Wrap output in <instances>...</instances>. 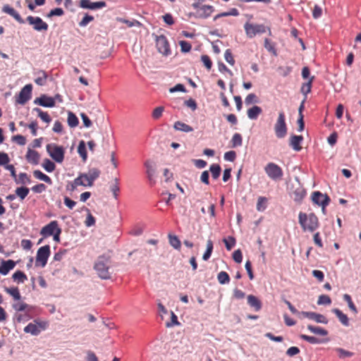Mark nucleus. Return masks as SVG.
<instances>
[{
    "instance_id": "obj_26",
    "label": "nucleus",
    "mask_w": 361,
    "mask_h": 361,
    "mask_svg": "<svg viewBox=\"0 0 361 361\" xmlns=\"http://www.w3.org/2000/svg\"><path fill=\"white\" fill-rule=\"evenodd\" d=\"M332 312L336 314V316L339 319L340 322L345 326H348L350 325L349 319L348 316L344 314L341 310L337 308H334L332 310Z\"/></svg>"
},
{
    "instance_id": "obj_43",
    "label": "nucleus",
    "mask_w": 361,
    "mask_h": 361,
    "mask_svg": "<svg viewBox=\"0 0 361 361\" xmlns=\"http://www.w3.org/2000/svg\"><path fill=\"white\" fill-rule=\"evenodd\" d=\"M82 185L86 187L85 183L84 180H82L81 177L78 176L72 183H71V186H67V190H69L71 191H74L77 186Z\"/></svg>"
},
{
    "instance_id": "obj_20",
    "label": "nucleus",
    "mask_w": 361,
    "mask_h": 361,
    "mask_svg": "<svg viewBox=\"0 0 361 361\" xmlns=\"http://www.w3.org/2000/svg\"><path fill=\"white\" fill-rule=\"evenodd\" d=\"M2 11L12 16L18 23H25L24 19L22 18L20 15L9 5L6 4L2 7Z\"/></svg>"
},
{
    "instance_id": "obj_44",
    "label": "nucleus",
    "mask_w": 361,
    "mask_h": 361,
    "mask_svg": "<svg viewBox=\"0 0 361 361\" xmlns=\"http://www.w3.org/2000/svg\"><path fill=\"white\" fill-rule=\"evenodd\" d=\"M217 279L220 284H226L230 281V276L227 272L221 271L218 274Z\"/></svg>"
},
{
    "instance_id": "obj_31",
    "label": "nucleus",
    "mask_w": 361,
    "mask_h": 361,
    "mask_svg": "<svg viewBox=\"0 0 361 361\" xmlns=\"http://www.w3.org/2000/svg\"><path fill=\"white\" fill-rule=\"evenodd\" d=\"M209 171L212 173L213 179L216 180L220 176L221 172V168L218 164H213L209 167Z\"/></svg>"
},
{
    "instance_id": "obj_61",
    "label": "nucleus",
    "mask_w": 361,
    "mask_h": 361,
    "mask_svg": "<svg viewBox=\"0 0 361 361\" xmlns=\"http://www.w3.org/2000/svg\"><path fill=\"white\" fill-rule=\"evenodd\" d=\"M278 71L283 77H286L292 71V68L290 66H279L278 68Z\"/></svg>"
},
{
    "instance_id": "obj_10",
    "label": "nucleus",
    "mask_w": 361,
    "mask_h": 361,
    "mask_svg": "<svg viewBox=\"0 0 361 361\" xmlns=\"http://www.w3.org/2000/svg\"><path fill=\"white\" fill-rule=\"evenodd\" d=\"M101 171L97 168L90 169L87 173H80L79 176L81 177L82 180H85L86 187H92L94 181L97 179L100 176Z\"/></svg>"
},
{
    "instance_id": "obj_1",
    "label": "nucleus",
    "mask_w": 361,
    "mask_h": 361,
    "mask_svg": "<svg viewBox=\"0 0 361 361\" xmlns=\"http://www.w3.org/2000/svg\"><path fill=\"white\" fill-rule=\"evenodd\" d=\"M111 264V259L109 256L100 255L97 257L94 264V269L98 276L103 280H109L111 277L109 271Z\"/></svg>"
},
{
    "instance_id": "obj_41",
    "label": "nucleus",
    "mask_w": 361,
    "mask_h": 361,
    "mask_svg": "<svg viewBox=\"0 0 361 361\" xmlns=\"http://www.w3.org/2000/svg\"><path fill=\"white\" fill-rule=\"evenodd\" d=\"M16 195L21 200H23L28 195L30 189L27 187H19L16 190Z\"/></svg>"
},
{
    "instance_id": "obj_33",
    "label": "nucleus",
    "mask_w": 361,
    "mask_h": 361,
    "mask_svg": "<svg viewBox=\"0 0 361 361\" xmlns=\"http://www.w3.org/2000/svg\"><path fill=\"white\" fill-rule=\"evenodd\" d=\"M68 125L71 128H75L78 126L79 120L78 117L73 114L72 111L68 112V119H67Z\"/></svg>"
},
{
    "instance_id": "obj_5",
    "label": "nucleus",
    "mask_w": 361,
    "mask_h": 361,
    "mask_svg": "<svg viewBox=\"0 0 361 361\" xmlns=\"http://www.w3.org/2000/svg\"><path fill=\"white\" fill-rule=\"evenodd\" d=\"M287 126L286 123V116L283 111H280L274 125V131L278 138H283L287 134Z\"/></svg>"
},
{
    "instance_id": "obj_4",
    "label": "nucleus",
    "mask_w": 361,
    "mask_h": 361,
    "mask_svg": "<svg viewBox=\"0 0 361 361\" xmlns=\"http://www.w3.org/2000/svg\"><path fill=\"white\" fill-rule=\"evenodd\" d=\"M48 154L56 163H62L64 160L65 149L63 146L58 145L55 143H49L46 146Z\"/></svg>"
},
{
    "instance_id": "obj_36",
    "label": "nucleus",
    "mask_w": 361,
    "mask_h": 361,
    "mask_svg": "<svg viewBox=\"0 0 361 361\" xmlns=\"http://www.w3.org/2000/svg\"><path fill=\"white\" fill-rule=\"evenodd\" d=\"M314 77L312 76L310 78L309 80L307 82H305L302 85L300 91L306 97L307 94L311 92L312 84L314 81Z\"/></svg>"
},
{
    "instance_id": "obj_63",
    "label": "nucleus",
    "mask_w": 361,
    "mask_h": 361,
    "mask_svg": "<svg viewBox=\"0 0 361 361\" xmlns=\"http://www.w3.org/2000/svg\"><path fill=\"white\" fill-rule=\"evenodd\" d=\"M245 102L247 105L251 104L252 103H258L257 97L255 94L250 93L246 97Z\"/></svg>"
},
{
    "instance_id": "obj_2",
    "label": "nucleus",
    "mask_w": 361,
    "mask_h": 361,
    "mask_svg": "<svg viewBox=\"0 0 361 361\" xmlns=\"http://www.w3.org/2000/svg\"><path fill=\"white\" fill-rule=\"evenodd\" d=\"M298 221L304 231L314 232L319 226L318 217L314 213H310L307 215L305 213L300 212Z\"/></svg>"
},
{
    "instance_id": "obj_21",
    "label": "nucleus",
    "mask_w": 361,
    "mask_h": 361,
    "mask_svg": "<svg viewBox=\"0 0 361 361\" xmlns=\"http://www.w3.org/2000/svg\"><path fill=\"white\" fill-rule=\"evenodd\" d=\"M16 264V262L12 259H2L0 265V274L4 276L7 275L15 267Z\"/></svg>"
},
{
    "instance_id": "obj_34",
    "label": "nucleus",
    "mask_w": 361,
    "mask_h": 361,
    "mask_svg": "<svg viewBox=\"0 0 361 361\" xmlns=\"http://www.w3.org/2000/svg\"><path fill=\"white\" fill-rule=\"evenodd\" d=\"M12 279L18 283H22L27 279V277L23 271L18 270L13 274Z\"/></svg>"
},
{
    "instance_id": "obj_47",
    "label": "nucleus",
    "mask_w": 361,
    "mask_h": 361,
    "mask_svg": "<svg viewBox=\"0 0 361 361\" xmlns=\"http://www.w3.org/2000/svg\"><path fill=\"white\" fill-rule=\"evenodd\" d=\"M39 73L42 74V76L37 78L35 80V82L37 85L43 86L46 84V80L48 77V75L44 71H40Z\"/></svg>"
},
{
    "instance_id": "obj_40",
    "label": "nucleus",
    "mask_w": 361,
    "mask_h": 361,
    "mask_svg": "<svg viewBox=\"0 0 361 361\" xmlns=\"http://www.w3.org/2000/svg\"><path fill=\"white\" fill-rule=\"evenodd\" d=\"M78 152L80 154V156L82 157L83 161H86L87 159V154L86 151V146L85 142L83 140H81L79 142L78 147Z\"/></svg>"
},
{
    "instance_id": "obj_56",
    "label": "nucleus",
    "mask_w": 361,
    "mask_h": 361,
    "mask_svg": "<svg viewBox=\"0 0 361 361\" xmlns=\"http://www.w3.org/2000/svg\"><path fill=\"white\" fill-rule=\"evenodd\" d=\"M264 47L274 56H276V49H275L274 45L270 42V40L268 38L264 39Z\"/></svg>"
},
{
    "instance_id": "obj_45",
    "label": "nucleus",
    "mask_w": 361,
    "mask_h": 361,
    "mask_svg": "<svg viewBox=\"0 0 361 361\" xmlns=\"http://www.w3.org/2000/svg\"><path fill=\"white\" fill-rule=\"evenodd\" d=\"M42 166L44 169V170L48 173L54 171L56 169L55 164L49 159H45L44 160Z\"/></svg>"
},
{
    "instance_id": "obj_29",
    "label": "nucleus",
    "mask_w": 361,
    "mask_h": 361,
    "mask_svg": "<svg viewBox=\"0 0 361 361\" xmlns=\"http://www.w3.org/2000/svg\"><path fill=\"white\" fill-rule=\"evenodd\" d=\"M293 200L295 202H300L306 195V191L301 187L296 188L293 192Z\"/></svg>"
},
{
    "instance_id": "obj_19",
    "label": "nucleus",
    "mask_w": 361,
    "mask_h": 361,
    "mask_svg": "<svg viewBox=\"0 0 361 361\" xmlns=\"http://www.w3.org/2000/svg\"><path fill=\"white\" fill-rule=\"evenodd\" d=\"M301 314L305 317L315 321L317 323L326 324L329 322L328 319L323 314L314 312H301Z\"/></svg>"
},
{
    "instance_id": "obj_8",
    "label": "nucleus",
    "mask_w": 361,
    "mask_h": 361,
    "mask_svg": "<svg viewBox=\"0 0 361 361\" xmlns=\"http://www.w3.org/2000/svg\"><path fill=\"white\" fill-rule=\"evenodd\" d=\"M33 323L28 324L25 328L24 331L33 336H37L41 330H45L47 328L48 323L47 322L35 319Z\"/></svg>"
},
{
    "instance_id": "obj_55",
    "label": "nucleus",
    "mask_w": 361,
    "mask_h": 361,
    "mask_svg": "<svg viewBox=\"0 0 361 361\" xmlns=\"http://www.w3.org/2000/svg\"><path fill=\"white\" fill-rule=\"evenodd\" d=\"M267 202V199L264 197H259L257 200V209L259 212L264 211L266 206L264 204Z\"/></svg>"
},
{
    "instance_id": "obj_23",
    "label": "nucleus",
    "mask_w": 361,
    "mask_h": 361,
    "mask_svg": "<svg viewBox=\"0 0 361 361\" xmlns=\"http://www.w3.org/2000/svg\"><path fill=\"white\" fill-rule=\"evenodd\" d=\"M25 158L30 164L37 165L39 161L40 155L38 152L29 148L25 155Z\"/></svg>"
},
{
    "instance_id": "obj_28",
    "label": "nucleus",
    "mask_w": 361,
    "mask_h": 361,
    "mask_svg": "<svg viewBox=\"0 0 361 361\" xmlns=\"http://www.w3.org/2000/svg\"><path fill=\"white\" fill-rule=\"evenodd\" d=\"M173 128L176 130H179L184 133H190L193 131V128L190 126L181 121L175 122Z\"/></svg>"
},
{
    "instance_id": "obj_3",
    "label": "nucleus",
    "mask_w": 361,
    "mask_h": 361,
    "mask_svg": "<svg viewBox=\"0 0 361 361\" xmlns=\"http://www.w3.org/2000/svg\"><path fill=\"white\" fill-rule=\"evenodd\" d=\"M244 29L246 33V35L248 38H253L257 34H262L268 30L269 35H271V31L270 27H266L263 24H252L249 22H246L244 25Z\"/></svg>"
},
{
    "instance_id": "obj_60",
    "label": "nucleus",
    "mask_w": 361,
    "mask_h": 361,
    "mask_svg": "<svg viewBox=\"0 0 361 361\" xmlns=\"http://www.w3.org/2000/svg\"><path fill=\"white\" fill-rule=\"evenodd\" d=\"M180 50L183 53L189 52L191 50L192 46L190 42L187 41H180L179 42Z\"/></svg>"
},
{
    "instance_id": "obj_9",
    "label": "nucleus",
    "mask_w": 361,
    "mask_h": 361,
    "mask_svg": "<svg viewBox=\"0 0 361 361\" xmlns=\"http://www.w3.org/2000/svg\"><path fill=\"white\" fill-rule=\"evenodd\" d=\"M27 22L33 26V29L37 32H47L49 28L48 24L40 17L29 16L26 18Z\"/></svg>"
},
{
    "instance_id": "obj_13",
    "label": "nucleus",
    "mask_w": 361,
    "mask_h": 361,
    "mask_svg": "<svg viewBox=\"0 0 361 361\" xmlns=\"http://www.w3.org/2000/svg\"><path fill=\"white\" fill-rule=\"evenodd\" d=\"M32 85L27 84L25 85L20 91L18 97L16 98V102L24 105L27 101H29L32 97Z\"/></svg>"
},
{
    "instance_id": "obj_32",
    "label": "nucleus",
    "mask_w": 361,
    "mask_h": 361,
    "mask_svg": "<svg viewBox=\"0 0 361 361\" xmlns=\"http://www.w3.org/2000/svg\"><path fill=\"white\" fill-rule=\"evenodd\" d=\"M33 175L36 178H37L39 180H43L49 185L52 184L51 179L48 176H47L46 174H44L39 170H35L33 171Z\"/></svg>"
},
{
    "instance_id": "obj_7",
    "label": "nucleus",
    "mask_w": 361,
    "mask_h": 361,
    "mask_svg": "<svg viewBox=\"0 0 361 361\" xmlns=\"http://www.w3.org/2000/svg\"><path fill=\"white\" fill-rule=\"evenodd\" d=\"M312 200L314 204L322 207L323 214H326V207L329 204L331 200L327 194H323L320 191H314L312 194Z\"/></svg>"
},
{
    "instance_id": "obj_58",
    "label": "nucleus",
    "mask_w": 361,
    "mask_h": 361,
    "mask_svg": "<svg viewBox=\"0 0 361 361\" xmlns=\"http://www.w3.org/2000/svg\"><path fill=\"white\" fill-rule=\"evenodd\" d=\"M224 58L227 63L230 65L233 66L235 64V60L233 59L231 49H226L224 54Z\"/></svg>"
},
{
    "instance_id": "obj_50",
    "label": "nucleus",
    "mask_w": 361,
    "mask_h": 361,
    "mask_svg": "<svg viewBox=\"0 0 361 361\" xmlns=\"http://www.w3.org/2000/svg\"><path fill=\"white\" fill-rule=\"evenodd\" d=\"M29 305L23 302H15L12 305V307L16 312H23L25 311Z\"/></svg>"
},
{
    "instance_id": "obj_14",
    "label": "nucleus",
    "mask_w": 361,
    "mask_h": 361,
    "mask_svg": "<svg viewBox=\"0 0 361 361\" xmlns=\"http://www.w3.org/2000/svg\"><path fill=\"white\" fill-rule=\"evenodd\" d=\"M214 11V8L211 5H202L200 10L197 11L196 13H190V17L194 16L196 18H207Z\"/></svg>"
},
{
    "instance_id": "obj_24",
    "label": "nucleus",
    "mask_w": 361,
    "mask_h": 361,
    "mask_svg": "<svg viewBox=\"0 0 361 361\" xmlns=\"http://www.w3.org/2000/svg\"><path fill=\"white\" fill-rule=\"evenodd\" d=\"M247 304L256 312L259 311L262 307L261 300L257 297L253 295H249L247 296Z\"/></svg>"
},
{
    "instance_id": "obj_53",
    "label": "nucleus",
    "mask_w": 361,
    "mask_h": 361,
    "mask_svg": "<svg viewBox=\"0 0 361 361\" xmlns=\"http://www.w3.org/2000/svg\"><path fill=\"white\" fill-rule=\"evenodd\" d=\"M331 302V300L330 297L327 295H321L317 300V304L319 305H330Z\"/></svg>"
},
{
    "instance_id": "obj_57",
    "label": "nucleus",
    "mask_w": 361,
    "mask_h": 361,
    "mask_svg": "<svg viewBox=\"0 0 361 361\" xmlns=\"http://www.w3.org/2000/svg\"><path fill=\"white\" fill-rule=\"evenodd\" d=\"M10 158L6 152H0V166L9 165Z\"/></svg>"
},
{
    "instance_id": "obj_11",
    "label": "nucleus",
    "mask_w": 361,
    "mask_h": 361,
    "mask_svg": "<svg viewBox=\"0 0 361 361\" xmlns=\"http://www.w3.org/2000/svg\"><path fill=\"white\" fill-rule=\"evenodd\" d=\"M156 46L158 51L163 55L168 56L171 54L169 44L165 35L156 36Z\"/></svg>"
},
{
    "instance_id": "obj_15",
    "label": "nucleus",
    "mask_w": 361,
    "mask_h": 361,
    "mask_svg": "<svg viewBox=\"0 0 361 361\" xmlns=\"http://www.w3.org/2000/svg\"><path fill=\"white\" fill-rule=\"evenodd\" d=\"M58 229H61L59 226L58 221H52L41 229L40 234L43 235L44 238H46L48 236L53 235L54 233H56V231Z\"/></svg>"
},
{
    "instance_id": "obj_6",
    "label": "nucleus",
    "mask_w": 361,
    "mask_h": 361,
    "mask_svg": "<svg viewBox=\"0 0 361 361\" xmlns=\"http://www.w3.org/2000/svg\"><path fill=\"white\" fill-rule=\"evenodd\" d=\"M50 246L49 245L40 247L36 255L35 266L44 267L50 255Z\"/></svg>"
},
{
    "instance_id": "obj_62",
    "label": "nucleus",
    "mask_w": 361,
    "mask_h": 361,
    "mask_svg": "<svg viewBox=\"0 0 361 361\" xmlns=\"http://www.w3.org/2000/svg\"><path fill=\"white\" fill-rule=\"evenodd\" d=\"M164 111V106H158L155 108L152 112V117L154 119L157 120L159 119L161 116Z\"/></svg>"
},
{
    "instance_id": "obj_22",
    "label": "nucleus",
    "mask_w": 361,
    "mask_h": 361,
    "mask_svg": "<svg viewBox=\"0 0 361 361\" xmlns=\"http://www.w3.org/2000/svg\"><path fill=\"white\" fill-rule=\"evenodd\" d=\"M303 141L302 135H293L290 137L289 145L296 152L302 149L301 143Z\"/></svg>"
},
{
    "instance_id": "obj_16",
    "label": "nucleus",
    "mask_w": 361,
    "mask_h": 361,
    "mask_svg": "<svg viewBox=\"0 0 361 361\" xmlns=\"http://www.w3.org/2000/svg\"><path fill=\"white\" fill-rule=\"evenodd\" d=\"M144 166L146 168V174L149 184L151 185H155L156 180L154 177L156 174V169L153 162L149 159L146 160L144 163Z\"/></svg>"
},
{
    "instance_id": "obj_49",
    "label": "nucleus",
    "mask_w": 361,
    "mask_h": 361,
    "mask_svg": "<svg viewBox=\"0 0 361 361\" xmlns=\"http://www.w3.org/2000/svg\"><path fill=\"white\" fill-rule=\"evenodd\" d=\"M94 20V17L91 15H89L88 13H85L82 19L79 22V26L80 27H85L90 23V22Z\"/></svg>"
},
{
    "instance_id": "obj_52",
    "label": "nucleus",
    "mask_w": 361,
    "mask_h": 361,
    "mask_svg": "<svg viewBox=\"0 0 361 361\" xmlns=\"http://www.w3.org/2000/svg\"><path fill=\"white\" fill-rule=\"evenodd\" d=\"M178 325H180V322L178 320L177 316L173 311H171V322H167L166 324V327L169 328V327H172L173 326H178Z\"/></svg>"
},
{
    "instance_id": "obj_54",
    "label": "nucleus",
    "mask_w": 361,
    "mask_h": 361,
    "mask_svg": "<svg viewBox=\"0 0 361 361\" xmlns=\"http://www.w3.org/2000/svg\"><path fill=\"white\" fill-rule=\"evenodd\" d=\"M223 241L228 250H231L235 244V239L233 236H229L228 239L224 238Z\"/></svg>"
},
{
    "instance_id": "obj_17",
    "label": "nucleus",
    "mask_w": 361,
    "mask_h": 361,
    "mask_svg": "<svg viewBox=\"0 0 361 361\" xmlns=\"http://www.w3.org/2000/svg\"><path fill=\"white\" fill-rule=\"evenodd\" d=\"M34 104L46 108H52L55 106L54 98L49 97L47 94H42L39 97L34 100Z\"/></svg>"
},
{
    "instance_id": "obj_18",
    "label": "nucleus",
    "mask_w": 361,
    "mask_h": 361,
    "mask_svg": "<svg viewBox=\"0 0 361 361\" xmlns=\"http://www.w3.org/2000/svg\"><path fill=\"white\" fill-rule=\"evenodd\" d=\"M79 6L82 8L96 10L105 7L106 4L103 1L92 2L90 0H80L79 2Z\"/></svg>"
},
{
    "instance_id": "obj_51",
    "label": "nucleus",
    "mask_w": 361,
    "mask_h": 361,
    "mask_svg": "<svg viewBox=\"0 0 361 361\" xmlns=\"http://www.w3.org/2000/svg\"><path fill=\"white\" fill-rule=\"evenodd\" d=\"M64 14V11L61 8H56L51 9L47 14V18H52L53 16H61Z\"/></svg>"
},
{
    "instance_id": "obj_38",
    "label": "nucleus",
    "mask_w": 361,
    "mask_h": 361,
    "mask_svg": "<svg viewBox=\"0 0 361 361\" xmlns=\"http://www.w3.org/2000/svg\"><path fill=\"white\" fill-rule=\"evenodd\" d=\"M213 247H214L213 242L212 240L209 239L207 242L206 250L202 256L203 260L207 261L210 258L212 251H213Z\"/></svg>"
},
{
    "instance_id": "obj_35",
    "label": "nucleus",
    "mask_w": 361,
    "mask_h": 361,
    "mask_svg": "<svg viewBox=\"0 0 361 361\" xmlns=\"http://www.w3.org/2000/svg\"><path fill=\"white\" fill-rule=\"evenodd\" d=\"M170 245L176 250H180L181 243L179 238L176 235L169 234L168 235Z\"/></svg>"
},
{
    "instance_id": "obj_48",
    "label": "nucleus",
    "mask_w": 361,
    "mask_h": 361,
    "mask_svg": "<svg viewBox=\"0 0 361 361\" xmlns=\"http://www.w3.org/2000/svg\"><path fill=\"white\" fill-rule=\"evenodd\" d=\"M85 210L87 212V218L85 221V226L87 227L92 226L95 224V218L92 215L89 209L85 208Z\"/></svg>"
},
{
    "instance_id": "obj_30",
    "label": "nucleus",
    "mask_w": 361,
    "mask_h": 361,
    "mask_svg": "<svg viewBox=\"0 0 361 361\" xmlns=\"http://www.w3.org/2000/svg\"><path fill=\"white\" fill-rule=\"evenodd\" d=\"M5 291L11 295L15 300H20L21 298V295L18 287H11V288H5Z\"/></svg>"
},
{
    "instance_id": "obj_39",
    "label": "nucleus",
    "mask_w": 361,
    "mask_h": 361,
    "mask_svg": "<svg viewBox=\"0 0 361 361\" xmlns=\"http://www.w3.org/2000/svg\"><path fill=\"white\" fill-rule=\"evenodd\" d=\"M307 329L311 331L312 333L314 334H317V335H320V336H326L328 335V331L322 328V327H319V326H313V325H308L307 326Z\"/></svg>"
},
{
    "instance_id": "obj_59",
    "label": "nucleus",
    "mask_w": 361,
    "mask_h": 361,
    "mask_svg": "<svg viewBox=\"0 0 361 361\" xmlns=\"http://www.w3.org/2000/svg\"><path fill=\"white\" fill-rule=\"evenodd\" d=\"M336 352L338 353V355L340 358H344L347 357H352L353 355V353L350 351H348L343 348H338L336 349Z\"/></svg>"
},
{
    "instance_id": "obj_64",
    "label": "nucleus",
    "mask_w": 361,
    "mask_h": 361,
    "mask_svg": "<svg viewBox=\"0 0 361 361\" xmlns=\"http://www.w3.org/2000/svg\"><path fill=\"white\" fill-rule=\"evenodd\" d=\"M233 259L236 263H241L243 261V254L240 249L236 250L233 253Z\"/></svg>"
},
{
    "instance_id": "obj_12",
    "label": "nucleus",
    "mask_w": 361,
    "mask_h": 361,
    "mask_svg": "<svg viewBox=\"0 0 361 361\" xmlns=\"http://www.w3.org/2000/svg\"><path fill=\"white\" fill-rule=\"evenodd\" d=\"M267 176L272 180H278L282 178L283 171L280 166L274 163H269L265 169Z\"/></svg>"
},
{
    "instance_id": "obj_42",
    "label": "nucleus",
    "mask_w": 361,
    "mask_h": 361,
    "mask_svg": "<svg viewBox=\"0 0 361 361\" xmlns=\"http://www.w3.org/2000/svg\"><path fill=\"white\" fill-rule=\"evenodd\" d=\"M343 300L347 302L349 309L355 314H357L358 310L353 303L351 296L348 294L343 295Z\"/></svg>"
},
{
    "instance_id": "obj_27",
    "label": "nucleus",
    "mask_w": 361,
    "mask_h": 361,
    "mask_svg": "<svg viewBox=\"0 0 361 361\" xmlns=\"http://www.w3.org/2000/svg\"><path fill=\"white\" fill-rule=\"evenodd\" d=\"M262 112V109L259 106H253L247 110V116L251 120H256L259 115Z\"/></svg>"
},
{
    "instance_id": "obj_46",
    "label": "nucleus",
    "mask_w": 361,
    "mask_h": 361,
    "mask_svg": "<svg viewBox=\"0 0 361 361\" xmlns=\"http://www.w3.org/2000/svg\"><path fill=\"white\" fill-rule=\"evenodd\" d=\"M232 147H240L243 145V138L240 133H235L231 139Z\"/></svg>"
},
{
    "instance_id": "obj_25",
    "label": "nucleus",
    "mask_w": 361,
    "mask_h": 361,
    "mask_svg": "<svg viewBox=\"0 0 361 361\" xmlns=\"http://www.w3.org/2000/svg\"><path fill=\"white\" fill-rule=\"evenodd\" d=\"M300 338L304 341H306L312 344H317V343H324L329 341V338H318L314 336H307L305 334H301L300 336Z\"/></svg>"
},
{
    "instance_id": "obj_37",
    "label": "nucleus",
    "mask_w": 361,
    "mask_h": 361,
    "mask_svg": "<svg viewBox=\"0 0 361 361\" xmlns=\"http://www.w3.org/2000/svg\"><path fill=\"white\" fill-rule=\"evenodd\" d=\"M15 182L16 184H30L31 179L26 173H20L18 175V178H16Z\"/></svg>"
}]
</instances>
